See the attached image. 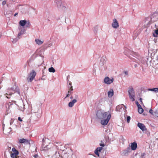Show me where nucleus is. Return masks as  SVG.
<instances>
[{"label":"nucleus","instance_id":"nucleus-37","mask_svg":"<svg viewBox=\"0 0 158 158\" xmlns=\"http://www.w3.org/2000/svg\"><path fill=\"white\" fill-rule=\"evenodd\" d=\"M127 150H128L127 151V152H128V151L130 150V148H128V149H127Z\"/></svg>","mask_w":158,"mask_h":158},{"label":"nucleus","instance_id":"nucleus-17","mask_svg":"<svg viewBox=\"0 0 158 158\" xmlns=\"http://www.w3.org/2000/svg\"><path fill=\"white\" fill-rule=\"evenodd\" d=\"M35 41L36 44L39 45L43 43V41H42L38 39H35Z\"/></svg>","mask_w":158,"mask_h":158},{"label":"nucleus","instance_id":"nucleus-20","mask_svg":"<svg viewBox=\"0 0 158 158\" xmlns=\"http://www.w3.org/2000/svg\"><path fill=\"white\" fill-rule=\"evenodd\" d=\"M55 155L56 156V158H62V156L60 155L59 153L57 152H55Z\"/></svg>","mask_w":158,"mask_h":158},{"label":"nucleus","instance_id":"nucleus-29","mask_svg":"<svg viewBox=\"0 0 158 158\" xmlns=\"http://www.w3.org/2000/svg\"><path fill=\"white\" fill-rule=\"evenodd\" d=\"M34 156L35 158H37L38 157V156L37 154H35Z\"/></svg>","mask_w":158,"mask_h":158},{"label":"nucleus","instance_id":"nucleus-6","mask_svg":"<svg viewBox=\"0 0 158 158\" xmlns=\"http://www.w3.org/2000/svg\"><path fill=\"white\" fill-rule=\"evenodd\" d=\"M68 88H69V89L68 91V94H67L66 96L64 98V99H65L67 97H68L70 96V94L69 93H70V94H72L71 91H73V86H72V83L71 82L69 83V85L68 86Z\"/></svg>","mask_w":158,"mask_h":158},{"label":"nucleus","instance_id":"nucleus-14","mask_svg":"<svg viewBox=\"0 0 158 158\" xmlns=\"http://www.w3.org/2000/svg\"><path fill=\"white\" fill-rule=\"evenodd\" d=\"M19 142L20 143H28V140L27 139H19Z\"/></svg>","mask_w":158,"mask_h":158},{"label":"nucleus","instance_id":"nucleus-5","mask_svg":"<svg viewBox=\"0 0 158 158\" xmlns=\"http://www.w3.org/2000/svg\"><path fill=\"white\" fill-rule=\"evenodd\" d=\"M100 145L102 147H99L97 148L94 151L95 153L98 156V157L99 156V154L98 152H100L102 149V147H104L105 146V144L102 143V141L101 142V143H100Z\"/></svg>","mask_w":158,"mask_h":158},{"label":"nucleus","instance_id":"nucleus-24","mask_svg":"<svg viewBox=\"0 0 158 158\" xmlns=\"http://www.w3.org/2000/svg\"><path fill=\"white\" fill-rule=\"evenodd\" d=\"M131 119V117L129 116H128L127 117V122L128 123H129Z\"/></svg>","mask_w":158,"mask_h":158},{"label":"nucleus","instance_id":"nucleus-12","mask_svg":"<svg viewBox=\"0 0 158 158\" xmlns=\"http://www.w3.org/2000/svg\"><path fill=\"white\" fill-rule=\"evenodd\" d=\"M77 101L75 99H73L72 101L69 102L68 104L69 106L70 107H72L75 103Z\"/></svg>","mask_w":158,"mask_h":158},{"label":"nucleus","instance_id":"nucleus-36","mask_svg":"<svg viewBox=\"0 0 158 158\" xmlns=\"http://www.w3.org/2000/svg\"><path fill=\"white\" fill-rule=\"evenodd\" d=\"M6 97L8 98H10V97H9V96H6Z\"/></svg>","mask_w":158,"mask_h":158},{"label":"nucleus","instance_id":"nucleus-11","mask_svg":"<svg viewBox=\"0 0 158 158\" xmlns=\"http://www.w3.org/2000/svg\"><path fill=\"white\" fill-rule=\"evenodd\" d=\"M110 119L106 118L105 119L102 120L101 121V124L103 125H106L107 124Z\"/></svg>","mask_w":158,"mask_h":158},{"label":"nucleus","instance_id":"nucleus-3","mask_svg":"<svg viewBox=\"0 0 158 158\" xmlns=\"http://www.w3.org/2000/svg\"><path fill=\"white\" fill-rule=\"evenodd\" d=\"M36 74V73L35 71L33 70H32L31 72L30 73L28 77L27 78L28 82H31L35 78Z\"/></svg>","mask_w":158,"mask_h":158},{"label":"nucleus","instance_id":"nucleus-1","mask_svg":"<svg viewBox=\"0 0 158 158\" xmlns=\"http://www.w3.org/2000/svg\"><path fill=\"white\" fill-rule=\"evenodd\" d=\"M96 115L100 119H105L106 118L108 119H110L111 117L110 112V111L103 113L101 111H98Z\"/></svg>","mask_w":158,"mask_h":158},{"label":"nucleus","instance_id":"nucleus-21","mask_svg":"<svg viewBox=\"0 0 158 158\" xmlns=\"http://www.w3.org/2000/svg\"><path fill=\"white\" fill-rule=\"evenodd\" d=\"M48 70L50 72L54 73L55 72V69L53 67L49 68Z\"/></svg>","mask_w":158,"mask_h":158},{"label":"nucleus","instance_id":"nucleus-32","mask_svg":"<svg viewBox=\"0 0 158 158\" xmlns=\"http://www.w3.org/2000/svg\"><path fill=\"white\" fill-rule=\"evenodd\" d=\"M145 153H143L142 154L141 156H145Z\"/></svg>","mask_w":158,"mask_h":158},{"label":"nucleus","instance_id":"nucleus-7","mask_svg":"<svg viewBox=\"0 0 158 158\" xmlns=\"http://www.w3.org/2000/svg\"><path fill=\"white\" fill-rule=\"evenodd\" d=\"M114 79H110L108 77H106L104 79V82L107 84H110L113 82Z\"/></svg>","mask_w":158,"mask_h":158},{"label":"nucleus","instance_id":"nucleus-40","mask_svg":"<svg viewBox=\"0 0 158 158\" xmlns=\"http://www.w3.org/2000/svg\"><path fill=\"white\" fill-rule=\"evenodd\" d=\"M157 117H158V115H157Z\"/></svg>","mask_w":158,"mask_h":158},{"label":"nucleus","instance_id":"nucleus-28","mask_svg":"<svg viewBox=\"0 0 158 158\" xmlns=\"http://www.w3.org/2000/svg\"><path fill=\"white\" fill-rule=\"evenodd\" d=\"M18 119L19 121L21 122H22L23 121L22 119L20 117H19L18 118Z\"/></svg>","mask_w":158,"mask_h":158},{"label":"nucleus","instance_id":"nucleus-18","mask_svg":"<svg viewBox=\"0 0 158 158\" xmlns=\"http://www.w3.org/2000/svg\"><path fill=\"white\" fill-rule=\"evenodd\" d=\"M12 152L11 153H16V154H19L18 151L15 148H13L12 149Z\"/></svg>","mask_w":158,"mask_h":158},{"label":"nucleus","instance_id":"nucleus-33","mask_svg":"<svg viewBox=\"0 0 158 158\" xmlns=\"http://www.w3.org/2000/svg\"><path fill=\"white\" fill-rule=\"evenodd\" d=\"M12 94H11V93H10L9 94H5V95H11Z\"/></svg>","mask_w":158,"mask_h":158},{"label":"nucleus","instance_id":"nucleus-25","mask_svg":"<svg viewBox=\"0 0 158 158\" xmlns=\"http://www.w3.org/2000/svg\"><path fill=\"white\" fill-rule=\"evenodd\" d=\"M153 110L152 109H150L149 110V113L152 115H153Z\"/></svg>","mask_w":158,"mask_h":158},{"label":"nucleus","instance_id":"nucleus-23","mask_svg":"<svg viewBox=\"0 0 158 158\" xmlns=\"http://www.w3.org/2000/svg\"><path fill=\"white\" fill-rule=\"evenodd\" d=\"M121 108H122V107H121V105H118V106H117L116 108V109L117 111H120V109H121Z\"/></svg>","mask_w":158,"mask_h":158},{"label":"nucleus","instance_id":"nucleus-13","mask_svg":"<svg viewBox=\"0 0 158 158\" xmlns=\"http://www.w3.org/2000/svg\"><path fill=\"white\" fill-rule=\"evenodd\" d=\"M52 145L49 144L48 145H47L43 148V150L44 151H48L51 149Z\"/></svg>","mask_w":158,"mask_h":158},{"label":"nucleus","instance_id":"nucleus-31","mask_svg":"<svg viewBox=\"0 0 158 158\" xmlns=\"http://www.w3.org/2000/svg\"><path fill=\"white\" fill-rule=\"evenodd\" d=\"M22 35V33L21 32H20L18 34V36H20V35Z\"/></svg>","mask_w":158,"mask_h":158},{"label":"nucleus","instance_id":"nucleus-16","mask_svg":"<svg viewBox=\"0 0 158 158\" xmlns=\"http://www.w3.org/2000/svg\"><path fill=\"white\" fill-rule=\"evenodd\" d=\"M114 95V92L113 89H111L108 92V97H111Z\"/></svg>","mask_w":158,"mask_h":158},{"label":"nucleus","instance_id":"nucleus-10","mask_svg":"<svg viewBox=\"0 0 158 158\" xmlns=\"http://www.w3.org/2000/svg\"><path fill=\"white\" fill-rule=\"evenodd\" d=\"M137 145L136 142H134L131 143V149L133 150H135L137 148Z\"/></svg>","mask_w":158,"mask_h":158},{"label":"nucleus","instance_id":"nucleus-15","mask_svg":"<svg viewBox=\"0 0 158 158\" xmlns=\"http://www.w3.org/2000/svg\"><path fill=\"white\" fill-rule=\"evenodd\" d=\"M19 154H15L10 153V157L12 158H19V156H18Z\"/></svg>","mask_w":158,"mask_h":158},{"label":"nucleus","instance_id":"nucleus-34","mask_svg":"<svg viewBox=\"0 0 158 158\" xmlns=\"http://www.w3.org/2000/svg\"><path fill=\"white\" fill-rule=\"evenodd\" d=\"M139 100H140V101L141 102H142V99L141 98H140L139 99Z\"/></svg>","mask_w":158,"mask_h":158},{"label":"nucleus","instance_id":"nucleus-22","mask_svg":"<svg viewBox=\"0 0 158 158\" xmlns=\"http://www.w3.org/2000/svg\"><path fill=\"white\" fill-rule=\"evenodd\" d=\"M149 90L150 91H152L155 92H158V88H156L153 89H149Z\"/></svg>","mask_w":158,"mask_h":158},{"label":"nucleus","instance_id":"nucleus-30","mask_svg":"<svg viewBox=\"0 0 158 158\" xmlns=\"http://www.w3.org/2000/svg\"><path fill=\"white\" fill-rule=\"evenodd\" d=\"M155 32L156 34L158 35V29L156 30Z\"/></svg>","mask_w":158,"mask_h":158},{"label":"nucleus","instance_id":"nucleus-4","mask_svg":"<svg viewBox=\"0 0 158 158\" xmlns=\"http://www.w3.org/2000/svg\"><path fill=\"white\" fill-rule=\"evenodd\" d=\"M19 25L24 27L25 25L26 27H29L31 26V24L29 21H26V20H21L19 22Z\"/></svg>","mask_w":158,"mask_h":158},{"label":"nucleus","instance_id":"nucleus-8","mask_svg":"<svg viewBox=\"0 0 158 158\" xmlns=\"http://www.w3.org/2000/svg\"><path fill=\"white\" fill-rule=\"evenodd\" d=\"M119 24L117 20L114 19H113V22L112 23V26L114 28H117L119 27Z\"/></svg>","mask_w":158,"mask_h":158},{"label":"nucleus","instance_id":"nucleus-19","mask_svg":"<svg viewBox=\"0 0 158 158\" xmlns=\"http://www.w3.org/2000/svg\"><path fill=\"white\" fill-rule=\"evenodd\" d=\"M143 111V110L141 107H138V111L139 114H142Z\"/></svg>","mask_w":158,"mask_h":158},{"label":"nucleus","instance_id":"nucleus-35","mask_svg":"<svg viewBox=\"0 0 158 158\" xmlns=\"http://www.w3.org/2000/svg\"><path fill=\"white\" fill-rule=\"evenodd\" d=\"M18 15V13H16L15 14L14 16H15L16 15Z\"/></svg>","mask_w":158,"mask_h":158},{"label":"nucleus","instance_id":"nucleus-2","mask_svg":"<svg viewBox=\"0 0 158 158\" xmlns=\"http://www.w3.org/2000/svg\"><path fill=\"white\" fill-rule=\"evenodd\" d=\"M128 92L129 95V98L132 101H134L135 99V92L133 88L131 87L129 89Z\"/></svg>","mask_w":158,"mask_h":158},{"label":"nucleus","instance_id":"nucleus-27","mask_svg":"<svg viewBox=\"0 0 158 158\" xmlns=\"http://www.w3.org/2000/svg\"><path fill=\"white\" fill-rule=\"evenodd\" d=\"M136 104L138 106V108L139 107H141V106H140V105L139 104L138 102H136Z\"/></svg>","mask_w":158,"mask_h":158},{"label":"nucleus","instance_id":"nucleus-9","mask_svg":"<svg viewBox=\"0 0 158 158\" xmlns=\"http://www.w3.org/2000/svg\"><path fill=\"white\" fill-rule=\"evenodd\" d=\"M137 126L142 131H145L147 130L145 126L143 123H138Z\"/></svg>","mask_w":158,"mask_h":158},{"label":"nucleus","instance_id":"nucleus-26","mask_svg":"<svg viewBox=\"0 0 158 158\" xmlns=\"http://www.w3.org/2000/svg\"><path fill=\"white\" fill-rule=\"evenodd\" d=\"M6 4V1H3L2 2V4L3 5H4Z\"/></svg>","mask_w":158,"mask_h":158},{"label":"nucleus","instance_id":"nucleus-39","mask_svg":"<svg viewBox=\"0 0 158 158\" xmlns=\"http://www.w3.org/2000/svg\"><path fill=\"white\" fill-rule=\"evenodd\" d=\"M9 103H10V105H12V104L10 103V102H9Z\"/></svg>","mask_w":158,"mask_h":158},{"label":"nucleus","instance_id":"nucleus-38","mask_svg":"<svg viewBox=\"0 0 158 158\" xmlns=\"http://www.w3.org/2000/svg\"><path fill=\"white\" fill-rule=\"evenodd\" d=\"M70 98H71V99H72V98H73V96H71V97H70Z\"/></svg>","mask_w":158,"mask_h":158}]
</instances>
